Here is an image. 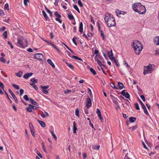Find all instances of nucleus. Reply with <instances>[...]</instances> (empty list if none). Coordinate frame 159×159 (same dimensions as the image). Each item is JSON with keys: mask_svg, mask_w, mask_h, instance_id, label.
Returning <instances> with one entry per match:
<instances>
[{"mask_svg": "<svg viewBox=\"0 0 159 159\" xmlns=\"http://www.w3.org/2000/svg\"><path fill=\"white\" fill-rule=\"evenodd\" d=\"M97 61L98 64L101 67L102 66H105V65H104L102 64L101 62L98 59H97Z\"/></svg>", "mask_w": 159, "mask_h": 159, "instance_id": "nucleus-31", "label": "nucleus"}, {"mask_svg": "<svg viewBox=\"0 0 159 159\" xmlns=\"http://www.w3.org/2000/svg\"><path fill=\"white\" fill-rule=\"evenodd\" d=\"M73 133H75L76 132L77 130V128L76 127V124L75 121H74L73 122Z\"/></svg>", "mask_w": 159, "mask_h": 159, "instance_id": "nucleus-15", "label": "nucleus"}, {"mask_svg": "<svg viewBox=\"0 0 159 159\" xmlns=\"http://www.w3.org/2000/svg\"><path fill=\"white\" fill-rule=\"evenodd\" d=\"M41 145L42 146V148L43 149L44 151L47 153H48V152L47 151L46 149H45V146L44 145V143H42L41 144Z\"/></svg>", "mask_w": 159, "mask_h": 159, "instance_id": "nucleus-28", "label": "nucleus"}, {"mask_svg": "<svg viewBox=\"0 0 159 159\" xmlns=\"http://www.w3.org/2000/svg\"><path fill=\"white\" fill-rule=\"evenodd\" d=\"M110 86L112 88L116 89H117V88L115 85V84L114 83H112L110 84Z\"/></svg>", "mask_w": 159, "mask_h": 159, "instance_id": "nucleus-34", "label": "nucleus"}, {"mask_svg": "<svg viewBox=\"0 0 159 159\" xmlns=\"http://www.w3.org/2000/svg\"><path fill=\"white\" fill-rule=\"evenodd\" d=\"M118 85L119 86V88L120 89H122L124 87L123 84L120 82H118Z\"/></svg>", "mask_w": 159, "mask_h": 159, "instance_id": "nucleus-21", "label": "nucleus"}, {"mask_svg": "<svg viewBox=\"0 0 159 159\" xmlns=\"http://www.w3.org/2000/svg\"><path fill=\"white\" fill-rule=\"evenodd\" d=\"M100 32H101V36L102 37L103 40H104L105 39L104 35L103 34L102 31H101Z\"/></svg>", "mask_w": 159, "mask_h": 159, "instance_id": "nucleus-57", "label": "nucleus"}, {"mask_svg": "<svg viewBox=\"0 0 159 159\" xmlns=\"http://www.w3.org/2000/svg\"><path fill=\"white\" fill-rule=\"evenodd\" d=\"M3 35L5 37V39H7V32L5 31L3 33Z\"/></svg>", "mask_w": 159, "mask_h": 159, "instance_id": "nucleus-45", "label": "nucleus"}, {"mask_svg": "<svg viewBox=\"0 0 159 159\" xmlns=\"http://www.w3.org/2000/svg\"><path fill=\"white\" fill-rule=\"evenodd\" d=\"M72 58H74L78 60L83 61V60L82 59L79 58V57L76 56H73L72 57Z\"/></svg>", "mask_w": 159, "mask_h": 159, "instance_id": "nucleus-25", "label": "nucleus"}, {"mask_svg": "<svg viewBox=\"0 0 159 159\" xmlns=\"http://www.w3.org/2000/svg\"><path fill=\"white\" fill-rule=\"evenodd\" d=\"M154 107H157L159 109V105L158 103H155L154 105Z\"/></svg>", "mask_w": 159, "mask_h": 159, "instance_id": "nucleus-64", "label": "nucleus"}, {"mask_svg": "<svg viewBox=\"0 0 159 159\" xmlns=\"http://www.w3.org/2000/svg\"><path fill=\"white\" fill-rule=\"evenodd\" d=\"M126 98L129 99L130 98V95L128 93H126L124 96Z\"/></svg>", "mask_w": 159, "mask_h": 159, "instance_id": "nucleus-42", "label": "nucleus"}, {"mask_svg": "<svg viewBox=\"0 0 159 159\" xmlns=\"http://www.w3.org/2000/svg\"><path fill=\"white\" fill-rule=\"evenodd\" d=\"M154 42L157 45H159V36L156 37L154 39Z\"/></svg>", "mask_w": 159, "mask_h": 159, "instance_id": "nucleus-13", "label": "nucleus"}, {"mask_svg": "<svg viewBox=\"0 0 159 159\" xmlns=\"http://www.w3.org/2000/svg\"><path fill=\"white\" fill-rule=\"evenodd\" d=\"M96 113L97 114L98 117H99L100 119L101 120V121L102 122H103L104 121V119L102 116L101 111H100V110H97Z\"/></svg>", "mask_w": 159, "mask_h": 159, "instance_id": "nucleus-8", "label": "nucleus"}, {"mask_svg": "<svg viewBox=\"0 0 159 159\" xmlns=\"http://www.w3.org/2000/svg\"><path fill=\"white\" fill-rule=\"evenodd\" d=\"M52 45L57 51L58 52H60V50L57 48V46L53 44V43H51Z\"/></svg>", "mask_w": 159, "mask_h": 159, "instance_id": "nucleus-50", "label": "nucleus"}, {"mask_svg": "<svg viewBox=\"0 0 159 159\" xmlns=\"http://www.w3.org/2000/svg\"><path fill=\"white\" fill-rule=\"evenodd\" d=\"M40 87L42 89H47L49 87V86H48V85H46V86H40Z\"/></svg>", "mask_w": 159, "mask_h": 159, "instance_id": "nucleus-47", "label": "nucleus"}, {"mask_svg": "<svg viewBox=\"0 0 159 159\" xmlns=\"http://www.w3.org/2000/svg\"><path fill=\"white\" fill-rule=\"evenodd\" d=\"M139 101H140V102L141 105V106L142 107V108L143 109H146L145 106L143 104V102L140 100Z\"/></svg>", "mask_w": 159, "mask_h": 159, "instance_id": "nucleus-46", "label": "nucleus"}, {"mask_svg": "<svg viewBox=\"0 0 159 159\" xmlns=\"http://www.w3.org/2000/svg\"><path fill=\"white\" fill-rule=\"evenodd\" d=\"M134 106L136 109H140L138 103H134Z\"/></svg>", "mask_w": 159, "mask_h": 159, "instance_id": "nucleus-40", "label": "nucleus"}, {"mask_svg": "<svg viewBox=\"0 0 159 159\" xmlns=\"http://www.w3.org/2000/svg\"><path fill=\"white\" fill-rule=\"evenodd\" d=\"M42 13H43V14L44 16V17L45 20H47L48 19V16L47 15L45 12L44 11H42Z\"/></svg>", "mask_w": 159, "mask_h": 159, "instance_id": "nucleus-19", "label": "nucleus"}, {"mask_svg": "<svg viewBox=\"0 0 159 159\" xmlns=\"http://www.w3.org/2000/svg\"><path fill=\"white\" fill-rule=\"evenodd\" d=\"M135 53L137 55H139L143 48V46L141 42L137 40H135L132 45Z\"/></svg>", "mask_w": 159, "mask_h": 159, "instance_id": "nucleus-2", "label": "nucleus"}, {"mask_svg": "<svg viewBox=\"0 0 159 159\" xmlns=\"http://www.w3.org/2000/svg\"><path fill=\"white\" fill-rule=\"evenodd\" d=\"M100 146L99 145L94 146L93 147V148L95 150H98L99 149Z\"/></svg>", "mask_w": 159, "mask_h": 159, "instance_id": "nucleus-38", "label": "nucleus"}, {"mask_svg": "<svg viewBox=\"0 0 159 159\" xmlns=\"http://www.w3.org/2000/svg\"><path fill=\"white\" fill-rule=\"evenodd\" d=\"M134 11L140 14H144L146 11L144 6L140 3H136L133 4L132 6Z\"/></svg>", "mask_w": 159, "mask_h": 159, "instance_id": "nucleus-1", "label": "nucleus"}, {"mask_svg": "<svg viewBox=\"0 0 159 159\" xmlns=\"http://www.w3.org/2000/svg\"><path fill=\"white\" fill-rule=\"evenodd\" d=\"M23 98L26 101H28L30 99L27 95H25L23 97Z\"/></svg>", "mask_w": 159, "mask_h": 159, "instance_id": "nucleus-33", "label": "nucleus"}, {"mask_svg": "<svg viewBox=\"0 0 159 159\" xmlns=\"http://www.w3.org/2000/svg\"><path fill=\"white\" fill-rule=\"evenodd\" d=\"M8 44L10 45L11 48L12 49L13 48V46L12 45V43L9 41H8Z\"/></svg>", "mask_w": 159, "mask_h": 159, "instance_id": "nucleus-53", "label": "nucleus"}, {"mask_svg": "<svg viewBox=\"0 0 159 159\" xmlns=\"http://www.w3.org/2000/svg\"><path fill=\"white\" fill-rule=\"evenodd\" d=\"M155 54L156 55H159V50H157L155 51Z\"/></svg>", "mask_w": 159, "mask_h": 159, "instance_id": "nucleus-63", "label": "nucleus"}, {"mask_svg": "<svg viewBox=\"0 0 159 159\" xmlns=\"http://www.w3.org/2000/svg\"><path fill=\"white\" fill-rule=\"evenodd\" d=\"M74 7L76 10H77V11L78 12V13H80V10L76 5H74Z\"/></svg>", "mask_w": 159, "mask_h": 159, "instance_id": "nucleus-36", "label": "nucleus"}, {"mask_svg": "<svg viewBox=\"0 0 159 159\" xmlns=\"http://www.w3.org/2000/svg\"><path fill=\"white\" fill-rule=\"evenodd\" d=\"M9 92L11 94L12 97L14 99L15 101L16 102H17V99L15 95L13 93L12 91L10 89H9Z\"/></svg>", "mask_w": 159, "mask_h": 159, "instance_id": "nucleus-11", "label": "nucleus"}, {"mask_svg": "<svg viewBox=\"0 0 159 159\" xmlns=\"http://www.w3.org/2000/svg\"><path fill=\"white\" fill-rule=\"evenodd\" d=\"M97 24V25H98V30L99 31L101 32V31H102V30H101V26H100V25L98 22Z\"/></svg>", "mask_w": 159, "mask_h": 159, "instance_id": "nucleus-58", "label": "nucleus"}, {"mask_svg": "<svg viewBox=\"0 0 159 159\" xmlns=\"http://www.w3.org/2000/svg\"><path fill=\"white\" fill-rule=\"evenodd\" d=\"M42 92L45 94H47L48 93V91L46 89H43L42 90Z\"/></svg>", "mask_w": 159, "mask_h": 159, "instance_id": "nucleus-60", "label": "nucleus"}, {"mask_svg": "<svg viewBox=\"0 0 159 159\" xmlns=\"http://www.w3.org/2000/svg\"><path fill=\"white\" fill-rule=\"evenodd\" d=\"M47 61L48 63L50 64L51 66H52V65L53 64V63L52 62L51 60H50V59H48Z\"/></svg>", "mask_w": 159, "mask_h": 159, "instance_id": "nucleus-48", "label": "nucleus"}, {"mask_svg": "<svg viewBox=\"0 0 159 159\" xmlns=\"http://www.w3.org/2000/svg\"><path fill=\"white\" fill-rule=\"evenodd\" d=\"M39 113L40 114L41 116L43 118H44L46 117L45 115V114L43 113V112L42 111H41L40 112H39Z\"/></svg>", "mask_w": 159, "mask_h": 159, "instance_id": "nucleus-37", "label": "nucleus"}, {"mask_svg": "<svg viewBox=\"0 0 159 159\" xmlns=\"http://www.w3.org/2000/svg\"><path fill=\"white\" fill-rule=\"evenodd\" d=\"M55 18V20L56 21H58L60 23H61L62 21L61 20L60 18Z\"/></svg>", "mask_w": 159, "mask_h": 159, "instance_id": "nucleus-52", "label": "nucleus"}, {"mask_svg": "<svg viewBox=\"0 0 159 159\" xmlns=\"http://www.w3.org/2000/svg\"><path fill=\"white\" fill-rule=\"evenodd\" d=\"M75 39H77V37L75 36L74 38H73L72 39V41L75 45H77V43Z\"/></svg>", "mask_w": 159, "mask_h": 159, "instance_id": "nucleus-44", "label": "nucleus"}, {"mask_svg": "<svg viewBox=\"0 0 159 159\" xmlns=\"http://www.w3.org/2000/svg\"><path fill=\"white\" fill-rule=\"evenodd\" d=\"M20 95L22 96L24 93V90L22 89H21L20 90Z\"/></svg>", "mask_w": 159, "mask_h": 159, "instance_id": "nucleus-51", "label": "nucleus"}, {"mask_svg": "<svg viewBox=\"0 0 159 159\" xmlns=\"http://www.w3.org/2000/svg\"><path fill=\"white\" fill-rule=\"evenodd\" d=\"M104 19L109 27H110L115 25V19L112 16H106L104 18Z\"/></svg>", "mask_w": 159, "mask_h": 159, "instance_id": "nucleus-3", "label": "nucleus"}, {"mask_svg": "<svg viewBox=\"0 0 159 159\" xmlns=\"http://www.w3.org/2000/svg\"><path fill=\"white\" fill-rule=\"evenodd\" d=\"M30 131L31 132V134L34 137H35V133L34 132V130H31Z\"/></svg>", "mask_w": 159, "mask_h": 159, "instance_id": "nucleus-56", "label": "nucleus"}, {"mask_svg": "<svg viewBox=\"0 0 159 159\" xmlns=\"http://www.w3.org/2000/svg\"><path fill=\"white\" fill-rule=\"evenodd\" d=\"M31 81L34 83H36L37 82V81L34 78H32L30 79Z\"/></svg>", "mask_w": 159, "mask_h": 159, "instance_id": "nucleus-39", "label": "nucleus"}, {"mask_svg": "<svg viewBox=\"0 0 159 159\" xmlns=\"http://www.w3.org/2000/svg\"><path fill=\"white\" fill-rule=\"evenodd\" d=\"M12 86L16 90H18L20 89V87L18 85L14 84H12Z\"/></svg>", "mask_w": 159, "mask_h": 159, "instance_id": "nucleus-26", "label": "nucleus"}, {"mask_svg": "<svg viewBox=\"0 0 159 159\" xmlns=\"http://www.w3.org/2000/svg\"><path fill=\"white\" fill-rule=\"evenodd\" d=\"M34 57L37 59L42 60L43 56L42 54L37 53L34 55Z\"/></svg>", "mask_w": 159, "mask_h": 159, "instance_id": "nucleus-6", "label": "nucleus"}, {"mask_svg": "<svg viewBox=\"0 0 159 159\" xmlns=\"http://www.w3.org/2000/svg\"><path fill=\"white\" fill-rule=\"evenodd\" d=\"M90 70L91 72L94 75H95L96 74V73L95 71L94 70L93 68H91L90 69Z\"/></svg>", "mask_w": 159, "mask_h": 159, "instance_id": "nucleus-30", "label": "nucleus"}, {"mask_svg": "<svg viewBox=\"0 0 159 159\" xmlns=\"http://www.w3.org/2000/svg\"><path fill=\"white\" fill-rule=\"evenodd\" d=\"M4 8L5 10H9V6L7 3H6L5 4Z\"/></svg>", "mask_w": 159, "mask_h": 159, "instance_id": "nucleus-49", "label": "nucleus"}, {"mask_svg": "<svg viewBox=\"0 0 159 159\" xmlns=\"http://www.w3.org/2000/svg\"><path fill=\"white\" fill-rule=\"evenodd\" d=\"M54 15L56 16L57 18H61V16L59 14L58 12L57 11H56L54 13Z\"/></svg>", "mask_w": 159, "mask_h": 159, "instance_id": "nucleus-27", "label": "nucleus"}, {"mask_svg": "<svg viewBox=\"0 0 159 159\" xmlns=\"http://www.w3.org/2000/svg\"><path fill=\"white\" fill-rule=\"evenodd\" d=\"M116 15L118 16H119V15L121 14L124 15L125 14V12L124 11H119L117 9L116 10Z\"/></svg>", "mask_w": 159, "mask_h": 159, "instance_id": "nucleus-10", "label": "nucleus"}, {"mask_svg": "<svg viewBox=\"0 0 159 159\" xmlns=\"http://www.w3.org/2000/svg\"><path fill=\"white\" fill-rule=\"evenodd\" d=\"M78 5L81 7H83V4L81 2L80 0H78Z\"/></svg>", "mask_w": 159, "mask_h": 159, "instance_id": "nucleus-43", "label": "nucleus"}, {"mask_svg": "<svg viewBox=\"0 0 159 159\" xmlns=\"http://www.w3.org/2000/svg\"><path fill=\"white\" fill-rule=\"evenodd\" d=\"M0 87L4 90V85L3 83L0 81Z\"/></svg>", "mask_w": 159, "mask_h": 159, "instance_id": "nucleus-55", "label": "nucleus"}, {"mask_svg": "<svg viewBox=\"0 0 159 159\" xmlns=\"http://www.w3.org/2000/svg\"><path fill=\"white\" fill-rule=\"evenodd\" d=\"M39 108L38 107L34 106L31 104H29V107H26V109H37Z\"/></svg>", "mask_w": 159, "mask_h": 159, "instance_id": "nucleus-9", "label": "nucleus"}, {"mask_svg": "<svg viewBox=\"0 0 159 159\" xmlns=\"http://www.w3.org/2000/svg\"><path fill=\"white\" fill-rule=\"evenodd\" d=\"M24 40V38H21V39H18L17 43L20 45V47L24 48L27 45L24 46L23 45V41Z\"/></svg>", "mask_w": 159, "mask_h": 159, "instance_id": "nucleus-5", "label": "nucleus"}, {"mask_svg": "<svg viewBox=\"0 0 159 159\" xmlns=\"http://www.w3.org/2000/svg\"><path fill=\"white\" fill-rule=\"evenodd\" d=\"M126 90H123L121 92V94L124 96V95H125V91Z\"/></svg>", "mask_w": 159, "mask_h": 159, "instance_id": "nucleus-59", "label": "nucleus"}, {"mask_svg": "<svg viewBox=\"0 0 159 159\" xmlns=\"http://www.w3.org/2000/svg\"><path fill=\"white\" fill-rule=\"evenodd\" d=\"M30 100L31 103L33 105L36 106H38L39 105L38 103L35 102L33 99L30 98Z\"/></svg>", "mask_w": 159, "mask_h": 159, "instance_id": "nucleus-16", "label": "nucleus"}, {"mask_svg": "<svg viewBox=\"0 0 159 159\" xmlns=\"http://www.w3.org/2000/svg\"><path fill=\"white\" fill-rule=\"evenodd\" d=\"M29 125L30 130H34V127L33 125L31 123H29Z\"/></svg>", "mask_w": 159, "mask_h": 159, "instance_id": "nucleus-29", "label": "nucleus"}, {"mask_svg": "<svg viewBox=\"0 0 159 159\" xmlns=\"http://www.w3.org/2000/svg\"><path fill=\"white\" fill-rule=\"evenodd\" d=\"M0 61L5 63L6 62V60L3 57H0Z\"/></svg>", "mask_w": 159, "mask_h": 159, "instance_id": "nucleus-32", "label": "nucleus"}, {"mask_svg": "<svg viewBox=\"0 0 159 159\" xmlns=\"http://www.w3.org/2000/svg\"><path fill=\"white\" fill-rule=\"evenodd\" d=\"M111 54L109 55V57L111 61H113L115 60V59L114 57H113V54L112 53V50L111 49Z\"/></svg>", "mask_w": 159, "mask_h": 159, "instance_id": "nucleus-18", "label": "nucleus"}, {"mask_svg": "<svg viewBox=\"0 0 159 159\" xmlns=\"http://www.w3.org/2000/svg\"><path fill=\"white\" fill-rule=\"evenodd\" d=\"M37 154L41 158H42L43 157L41 155V154L38 151H37Z\"/></svg>", "mask_w": 159, "mask_h": 159, "instance_id": "nucleus-62", "label": "nucleus"}, {"mask_svg": "<svg viewBox=\"0 0 159 159\" xmlns=\"http://www.w3.org/2000/svg\"><path fill=\"white\" fill-rule=\"evenodd\" d=\"M29 2V0H24V5L26 6H28V2Z\"/></svg>", "mask_w": 159, "mask_h": 159, "instance_id": "nucleus-41", "label": "nucleus"}, {"mask_svg": "<svg viewBox=\"0 0 159 159\" xmlns=\"http://www.w3.org/2000/svg\"><path fill=\"white\" fill-rule=\"evenodd\" d=\"M152 69V68L151 65L145 66L144 69L143 74L146 75L148 74L149 73H151V71Z\"/></svg>", "mask_w": 159, "mask_h": 159, "instance_id": "nucleus-4", "label": "nucleus"}, {"mask_svg": "<svg viewBox=\"0 0 159 159\" xmlns=\"http://www.w3.org/2000/svg\"><path fill=\"white\" fill-rule=\"evenodd\" d=\"M75 115L78 117L80 116L79 111V110H75Z\"/></svg>", "mask_w": 159, "mask_h": 159, "instance_id": "nucleus-54", "label": "nucleus"}, {"mask_svg": "<svg viewBox=\"0 0 159 159\" xmlns=\"http://www.w3.org/2000/svg\"><path fill=\"white\" fill-rule=\"evenodd\" d=\"M68 17L69 19L70 20H72L74 19V17L72 14L68 15Z\"/></svg>", "mask_w": 159, "mask_h": 159, "instance_id": "nucleus-35", "label": "nucleus"}, {"mask_svg": "<svg viewBox=\"0 0 159 159\" xmlns=\"http://www.w3.org/2000/svg\"><path fill=\"white\" fill-rule=\"evenodd\" d=\"M66 64L72 70H73L74 68V66L71 64H69L68 63L66 62Z\"/></svg>", "mask_w": 159, "mask_h": 159, "instance_id": "nucleus-22", "label": "nucleus"}, {"mask_svg": "<svg viewBox=\"0 0 159 159\" xmlns=\"http://www.w3.org/2000/svg\"><path fill=\"white\" fill-rule=\"evenodd\" d=\"M37 121L40 124L42 127L44 128L45 127L46 125L45 123L44 122L40 120H37Z\"/></svg>", "mask_w": 159, "mask_h": 159, "instance_id": "nucleus-14", "label": "nucleus"}, {"mask_svg": "<svg viewBox=\"0 0 159 159\" xmlns=\"http://www.w3.org/2000/svg\"><path fill=\"white\" fill-rule=\"evenodd\" d=\"M33 73H30L27 74H25L23 76V78L27 79L29 77L32 75Z\"/></svg>", "mask_w": 159, "mask_h": 159, "instance_id": "nucleus-12", "label": "nucleus"}, {"mask_svg": "<svg viewBox=\"0 0 159 159\" xmlns=\"http://www.w3.org/2000/svg\"><path fill=\"white\" fill-rule=\"evenodd\" d=\"M22 71H20L16 73V75L17 76L20 77L22 76Z\"/></svg>", "mask_w": 159, "mask_h": 159, "instance_id": "nucleus-23", "label": "nucleus"}, {"mask_svg": "<svg viewBox=\"0 0 159 159\" xmlns=\"http://www.w3.org/2000/svg\"><path fill=\"white\" fill-rule=\"evenodd\" d=\"M129 121L130 123H133L135 122L136 120V117H130L129 118Z\"/></svg>", "mask_w": 159, "mask_h": 159, "instance_id": "nucleus-17", "label": "nucleus"}, {"mask_svg": "<svg viewBox=\"0 0 159 159\" xmlns=\"http://www.w3.org/2000/svg\"><path fill=\"white\" fill-rule=\"evenodd\" d=\"M79 31L82 33L83 31V24L82 22H81L80 23V26H79Z\"/></svg>", "mask_w": 159, "mask_h": 159, "instance_id": "nucleus-20", "label": "nucleus"}, {"mask_svg": "<svg viewBox=\"0 0 159 159\" xmlns=\"http://www.w3.org/2000/svg\"><path fill=\"white\" fill-rule=\"evenodd\" d=\"M50 132L51 133V134L52 135V136L55 139V140L56 141L57 139V137L56 136L55 134L52 131H50Z\"/></svg>", "mask_w": 159, "mask_h": 159, "instance_id": "nucleus-24", "label": "nucleus"}, {"mask_svg": "<svg viewBox=\"0 0 159 159\" xmlns=\"http://www.w3.org/2000/svg\"><path fill=\"white\" fill-rule=\"evenodd\" d=\"M99 51L98 50H95L94 51V54H96L97 56L98 55Z\"/></svg>", "mask_w": 159, "mask_h": 159, "instance_id": "nucleus-61", "label": "nucleus"}, {"mask_svg": "<svg viewBox=\"0 0 159 159\" xmlns=\"http://www.w3.org/2000/svg\"><path fill=\"white\" fill-rule=\"evenodd\" d=\"M86 102V106L87 108H89L92 105V102L90 99L89 98H87Z\"/></svg>", "mask_w": 159, "mask_h": 159, "instance_id": "nucleus-7", "label": "nucleus"}]
</instances>
